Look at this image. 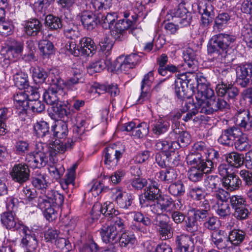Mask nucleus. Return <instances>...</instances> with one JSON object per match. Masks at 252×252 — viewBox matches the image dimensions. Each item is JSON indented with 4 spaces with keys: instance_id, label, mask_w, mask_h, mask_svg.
Instances as JSON below:
<instances>
[{
    "instance_id": "e433bc0d",
    "label": "nucleus",
    "mask_w": 252,
    "mask_h": 252,
    "mask_svg": "<svg viewBox=\"0 0 252 252\" xmlns=\"http://www.w3.org/2000/svg\"><path fill=\"white\" fill-rule=\"evenodd\" d=\"M157 177L161 181L169 184L177 178V174L174 169L168 168L158 173Z\"/></svg>"
},
{
    "instance_id": "603ef678",
    "label": "nucleus",
    "mask_w": 252,
    "mask_h": 252,
    "mask_svg": "<svg viewBox=\"0 0 252 252\" xmlns=\"http://www.w3.org/2000/svg\"><path fill=\"white\" fill-rule=\"evenodd\" d=\"M34 130L36 135L39 137H43L49 132L48 124L43 121L37 122L34 125Z\"/></svg>"
},
{
    "instance_id": "a19ab883",
    "label": "nucleus",
    "mask_w": 252,
    "mask_h": 252,
    "mask_svg": "<svg viewBox=\"0 0 252 252\" xmlns=\"http://www.w3.org/2000/svg\"><path fill=\"white\" fill-rule=\"evenodd\" d=\"M53 135L59 139L65 138L68 132L67 124L63 121H58L52 126Z\"/></svg>"
},
{
    "instance_id": "58836bf2",
    "label": "nucleus",
    "mask_w": 252,
    "mask_h": 252,
    "mask_svg": "<svg viewBox=\"0 0 252 252\" xmlns=\"http://www.w3.org/2000/svg\"><path fill=\"white\" fill-rule=\"evenodd\" d=\"M79 45L82 50V55L89 56L96 49L94 42L91 38L83 37L80 40Z\"/></svg>"
},
{
    "instance_id": "8fccbe9b",
    "label": "nucleus",
    "mask_w": 252,
    "mask_h": 252,
    "mask_svg": "<svg viewBox=\"0 0 252 252\" xmlns=\"http://www.w3.org/2000/svg\"><path fill=\"white\" fill-rule=\"evenodd\" d=\"M194 72L195 71H192V70H191L188 72L184 74L186 77V83L187 84V87L188 89V90L189 89L192 92H194L196 89L200 91V88H199L197 81V75L194 74Z\"/></svg>"
},
{
    "instance_id": "39448f33",
    "label": "nucleus",
    "mask_w": 252,
    "mask_h": 252,
    "mask_svg": "<svg viewBox=\"0 0 252 252\" xmlns=\"http://www.w3.org/2000/svg\"><path fill=\"white\" fill-rule=\"evenodd\" d=\"M172 140H174V138H170L169 136L164 139L158 140L156 143L155 148L157 150L162 152L168 161L175 164L177 162L176 159L178 154L175 150L179 149V146L178 144Z\"/></svg>"
},
{
    "instance_id": "49530a36",
    "label": "nucleus",
    "mask_w": 252,
    "mask_h": 252,
    "mask_svg": "<svg viewBox=\"0 0 252 252\" xmlns=\"http://www.w3.org/2000/svg\"><path fill=\"white\" fill-rule=\"evenodd\" d=\"M210 105L211 106V110L213 113L218 111H222L228 109L229 105L223 99L220 98H209Z\"/></svg>"
},
{
    "instance_id": "1a4fd4ad",
    "label": "nucleus",
    "mask_w": 252,
    "mask_h": 252,
    "mask_svg": "<svg viewBox=\"0 0 252 252\" xmlns=\"http://www.w3.org/2000/svg\"><path fill=\"white\" fill-rule=\"evenodd\" d=\"M252 73V63H247L238 66L236 68L237 84L242 88L247 87L250 83Z\"/></svg>"
},
{
    "instance_id": "dca6fc26",
    "label": "nucleus",
    "mask_w": 252,
    "mask_h": 252,
    "mask_svg": "<svg viewBox=\"0 0 252 252\" xmlns=\"http://www.w3.org/2000/svg\"><path fill=\"white\" fill-rule=\"evenodd\" d=\"M153 76L154 73L152 71H149L144 76L141 83V95L137 100L139 103H142L144 100L149 98L150 85L154 80Z\"/></svg>"
},
{
    "instance_id": "bb28decb",
    "label": "nucleus",
    "mask_w": 252,
    "mask_h": 252,
    "mask_svg": "<svg viewBox=\"0 0 252 252\" xmlns=\"http://www.w3.org/2000/svg\"><path fill=\"white\" fill-rule=\"evenodd\" d=\"M143 195L147 200H157L161 195V191L158 188V183L156 181L152 182L151 185L144 189Z\"/></svg>"
},
{
    "instance_id": "6ab92c4d",
    "label": "nucleus",
    "mask_w": 252,
    "mask_h": 252,
    "mask_svg": "<svg viewBox=\"0 0 252 252\" xmlns=\"http://www.w3.org/2000/svg\"><path fill=\"white\" fill-rule=\"evenodd\" d=\"M222 184L226 189L230 191L238 190L242 186V180L234 172L224 178Z\"/></svg>"
},
{
    "instance_id": "5701e85b",
    "label": "nucleus",
    "mask_w": 252,
    "mask_h": 252,
    "mask_svg": "<svg viewBox=\"0 0 252 252\" xmlns=\"http://www.w3.org/2000/svg\"><path fill=\"white\" fill-rule=\"evenodd\" d=\"M168 136L170 138L174 137L175 139H177L175 142L178 144L179 148L187 146L190 142V134L188 132L181 130L179 128L174 129L169 133Z\"/></svg>"
},
{
    "instance_id": "f8f14e48",
    "label": "nucleus",
    "mask_w": 252,
    "mask_h": 252,
    "mask_svg": "<svg viewBox=\"0 0 252 252\" xmlns=\"http://www.w3.org/2000/svg\"><path fill=\"white\" fill-rule=\"evenodd\" d=\"M176 252H193L194 245L192 238L188 235L181 234L176 237Z\"/></svg>"
},
{
    "instance_id": "c756f323",
    "label": "nucleus",
    "mask_w": 252,
    "mask_h": 252,
    "mask_svg": "<svg viewBox=\"0 0 252 252\" xmlns=\"http://www.w3.org/2000/svg\"><path fill=\"white\" fill-rule=\"evenodd\" d=\"M42 25L40 21L36 19H32L26 22L25 32L28 35L36 36L41 31Z\"/></svg>"
},
{
    "instance_id": "3c124183",
    "label": "nucleus",
    "mask_w": 252,
    "mask_h": 252,
    "mask_svg": "<svg viewBox=\"0 0 252 252\" xmlns=\"http://www.w3.org/2000/svg\"><path fill=\"white\" fill-rule=\"evenodd\" d=\"M45 25L47 28L52 30H57L63 26L61 19L51 14L48 15L46 17Z\"/></svg>"
},
{
    "instance_id": "2f4dec72",
    "label": "nucleus",
    "mask_w": 252,
    "mask_h": 252,
    "mask_svg": "<svg viewBox=\"0 0 252 252\" xmlns=\"http://www.w3.org/2000/svg\"><path fill=\"white\" fill-rule=\"evenodd\" d=\"M84 82V78L80 71L75 70L73 72V75L65 81H64L63 85L68 89L73 90L76 89V86L79 84H83Z\"/></svg>"
},
{
    "instance_id": "423d86ee",
    "label": "nucleus",
    "mask_w": 252,
    "mask_h": 252,
    "mask_svg": "<svg viewBox=\"0 0 252 252\" xmlns=\"http://www.w3.org/2000/svg\"><path fill=\"white\" fill-rule=\"evenodd\" d=\"M112 144L106 147L103 150L104 162L110 166H116L120 159L125 152L124 146Z\"/></svg>"
},
{
    "instance_id": "37998d69",
    "label": "nucleus",
    "mask_w": 252,
    "mask_h": 252,
    "mask_svg": "<svg viewBox=\"0 0 252 252\" xmlns=\"http://www.w3.org/2000/svg\"><path fill=\"white\" fill-rule=\"evenodd\" d=\"M23 51V43L16 42L14 44L8 47L6 54L9 60L17 59L22 55Z\"/></svg>"
},
{
    "instance_id": "bf43d9fd",
    "label": "nucleus",
    "mask_w": 252,
    "mask_h": 252,
    "mask_svg": "<svg viewBox=\"0 0 252 252\" xmlns=\"http://www.w3.org/2000/svg\"><path fill=\"white\" fill-rule=\"evenodd\" d=\"M186 230L191 233H194L198 230V224L197 219L193 216H188L185 220Z\"/></svg>"
},
{
    "instance_id": "c85d7f7f",
    "label": "nucleus",
    "mask_w": 252,
    "mask_h": 252,
    "mask_svg": "<svg viewBox=\"0 0 252 252\" xmlns=\"http://www.w3.org/2000/svg\"><path fill=\"white\" fill-rule=\"evenodd\" d=\"M70 106L71 104H69L68 101L65 103L60 101L53 106L52 108L55 115L57 116L58 118L62 119L67 117L70 114Z\"/></svg>"
},
{
    "instance_id": "774afa93",
    "label": "nucleus",
    "mask_w": 252,
    "mask_h": 252,
    "mask_svg": "<svg viewBox=\"0 0 252 252\" xmlns=\"http://www.w3.org/2000/svg\"><path fill=\"white\" fill-rule=\"evenodd\" d=\"M157 200L160 204L164 212H170L171 207L173 206L172 199L168 196L161 194Z\"/></svg>"
},
{
    "instance_id": "e2e57ef3",
    "label": "nucleus",
    "mask_w": 252,
    "mask_h": 252,
    "mask_svg": "<svg viewBox=\"0 0 252 252\" xmlns=\"http://www.w3.org/2000/svg\"><path fill=\"white\" fill-rule=\"evenodd\" d=\"M28 109L33 113H41L45 111V105L41 100H31L29 101Z\"/></svg>"
},
{
    "instance_id": "4468645a",
    "label": "nucleus",
    "mask_w": 252,
    "mask_h": 252,
    "mask_svg": "<svg viewBox=\"0 0 252 252\" xmlns=\"http://www.w3.org/2000/svg\"><path fill=\"white\" fill-rule=\"evenodd\" d=\"M102 240L105 243L114 244L119 241V234L116 228L111 225H104L100 229Z\"/></svg>"
},
{
    "instance_id": "680f3d73",
    "label": "nucleus",
    "mask_w": 252,
    "mask_h": 252,
    "mask_svg": "<svg viewBox=\"0 0 252 252\" xmlns=\"http://www.w3.org/2000/svg\"><path fill=\"white\" fill-rule=\"evenodd\" d=\"M48 73L42 68L34 67L32 69V77L35 81L43 83L48 77Z\"/></svg>"
},
{
    "instance_id": "0eeeda50",
    "label": "nucleus",
    "mask_w": 252,
    "mask_h": 252,
    "mask_svg": "<svg viewBox=\"0 0 252 252\" xmlns=\"http://www.w3.org/2000/svg\"><path fill=\"white\" fill-rule=\"evenodd\" d=\"M155 225L162 240H165L172 237L173 229L167 221L166 215H157L155 219Z\"/></svg>"
},
{
    "instance_id": "de8ad7c7",
    "label": "nucleus",
    "mask_w": 252,
    "mask_h": 252,
    "mask_svg": "<svg viewBox=\"0 0 252 252\" xmlns=\"http://www.w3.org/2000/svg\"><path fill=\"white\" fill-rule=\"evenodd\" d=\"M196 106L194 103L191 101L188 102H186L181 109L182 112L184 113L187 112L185 116H184L183 120L185 122L191 120L193 117L196 114L198 113V111L196 108Z\"/></svg>"
},
{
    "instance_id": "c03bdc74",
    "label": "nucleus",
    "mask_w": 252,
    "mask_h": 252,
    "mask_svg": "<svg viewBox=\"0 0 252 252\" xmlns=\"http://www.w3.org/2000/svg\"><path fill=\"white\" fill-rule=\"evenodd\" d=\"M46 177L45 175L42 174L38 172H35L32 177V185L36 189L43 190L46 189L48 186Z\"/></svg>"
},
{
    "instance_id": "f03ea898",
    "label": "nucleus",
    "mask_w": 252,
    "mask_h": 252,
    "mask_svg": "<svg viewBox=\"0 0 252 252\" xmlns=\"http://www.w3.org/2000/svg\"><path fill=\"white\" fill-rule=\"evenodd\" d=\"M63 195L55 190H48L45 194L39 196L38 206L42 210L46 220L53 221L57 217L55 210L56 206H61L63 203Z\"/></svg>"
},
{
    "instance_id": "052dcab7",
    "label": "nucleus",
    "mask_w": 252,
    "mask_h": 252,
    "mask_svg": "<svg viewBox=\"0 0 252 252\" xmlns=\"http://www.w3.org/2000/svg\"><path fill=\"white\" fill-rule=\"evenodd\" d=\"M14 26L12 21L4 20L0 22V34L2 36H7L13 32Z\"/></svg>"
},
{
    "instance_id": "412c9836",
    "label": "nucleus",
    "mask_w": 252,
    "mask_h": 252,
    "mask_svg": "<svg viewBox=\"0 0 252 252\" xmlns=\"http://www.w3.org/2000/svg\"><path fill=\"white\" fill-rule=\"evenodd\" d=\"M186 77L183 74H180L175 80L174 89L176 96L178 98L182 99L188 97L187 84L186 83Z\"/></svg>"
},
{
    "instance_id": "6e6552de",
    "label": "nucleus",
    "mask_w": 252,
    "mask_h": 252,
    "mask_svg": "<svg viewBox=\"0 0 252 252\" xmlns=\"http://www.w3.org/2000/svg\"><path fill=\"white\" fill-rule=\"evenodd\" d=\"M26 164L18 163L14 165L10 174L12 180L22 184L29 180L30 170Z\"/></svg>"
},
{
    "instance_id": "393cba45",
    "label": "nucleus",
    "mask_w": 252,
    "mask_h": 252,
    "mask_svg": "<svg viewBox=\"0 0 252 252\" xmlns=\"http://www.w3.org/2000/svg\"><path fill=\"white\" fill-rule=\"evenodd\" d=\"M246 238L247 234L245 231L240 229H233L228 234V245L231 244L235 246H240Z\"/></svg>"
},
{
    "instance_id": "9b49d317",
    "label": "nucleus",
    "mask_w": 252,
    "mask_h": 252,
    "mask_svg": "<svg viewBox=\"0 0 252 252\" xmlns=\"http://www.w3.org/2000/svg\"><path fill=\"white\" fill-rule=\"evenodd\" d=\"M214 162H208L204 167H191L188 171V177L189 180L193 182H197L201 181L204 174H208L212 172L214 169Z\"/></svg>"
},
{
    "instance_id": "13d9d810",
    "label": "nucleus",
    "mask_w": 252,
    "mask_h": 252,
    "mask_svg": "<svg viewBox=\"0 0 252 252\" xmlns=\"http://www.w3.org/2000/svg\"><path fill=\"white\" fill-rule=\"evenodd\" d=\"M48 82H51V86H56L59 89H63L62 85L64 81L62 79L58 74V71L56 70H52L48 74Z\"/></svg>"
},
{
    "instance_id": "a878e982",
    "label": "nucleus",
    "mask_w": 252,
    "mask_h": 252,
    "mask_svg": "<svg viewBox=\"0 0 252 252\" xmlns=\"http://www.w3.org/2000/svg\"><path fill=\"white\" fill-rule=\"evenodd\" d=\"M113 192L116 193L115 200L120 208L127 209L131 206L132 199L130 195L117 189H114Z\"/></svg>"
},
{
    "instance_id": "f3484780",
    "label": "nucleus",
    "mask_w": 252,
    "mask_h": 252,
    "mask_svg": "<svg viewBox=\"0 0 252 252\" xmlns=\"http://www.w3.org/2000/svg\"><path fill=\"white\" fill-rule=\"evenodd\" d=\"M210 240L212 245L219 250H222L229 248L227 238L223 235V231L220 229L211 233Z\"/></svg>"
},
{
    "instance_id": "864d4df0",
    "label": "nucleus",
    "mask_w": 252,
    "mask_h": 252,
    "mask_svg": "<svg viewBox=\"0 0 252 252\" xmlns=\"http://www.w3.org/2000/svg\"><path fill=\"white\" fill-rule=\"evenodd\" d=\"M217 214L220 219H228L231 215V209L228 203L218 202Z\"/></svg>"
},
{
    "instance_id": "aec40b11",
    "label": "nucleus",
    "mask_w": 252,
    "mask_h": 252,
    "mask_svg": "<svg viewBox=\"0 0 252 252\" xmlns=\"http://www.w3.org/2000/svg\"><path fill=\"white\" fill-rule=\"evenodd\" d=\"M217 93L219 95L223 96L227 95L230 99L235 98L238 94L239 91L238 88L231 84L227 85L222 82L221 84H218L217 86Z\"/></svg>"
},
{
    "instance_id": "ddd939ff",
    "label": "nucleus",
    "mask_w": 252,
    "mask_h": 252,
    "mask_svg": "<svg viewBox=\"0 0 252 252\" xmlns=\"http://www.w3.org/2000/svg\"><path fill=\"white\" fill-rule=\"evenodd\" d=\"M93 213L99 215L102 214L105 217L107 218V220H110L113 217L119 215L118 210L115 208L114 205L112 202H106L102 206L99 204L94 205L92 208Z\"/></svg>"
},
{
    "instance_id": "338daca9",
    "label": "nucleus",
    "mask_w": 252,
    "mask_h": 252,
    "mask_svg": "<svg viewBox=\"0 0 252 252\" xmlns=\"http://www.w3.org/2000/svg\"><path fill=\"white\" fill-rule=\"evenodd\" d=\"M100 50L104 55H109L112 48L113 43L112 41L107 37L102 39L99 43Z\"/></svg>"
},
{
    "instance_id": "6e6d98bb",
    "label": "nucleus",
    "mask_w": 252,
    "mask_h": 252,
    "mask_svg": "<svg viewBox=\"0 0 252 252\" xmlns=\"http://www.w3.org/2000/svg\"><path fill=\"white\" fill-rule=\"evenodd\" d=\"M136 241L135 237L133 234L125 231L120 236L119 234V241L120 245L123 247H126L129 245H133Z\"/></svg>"
},
{
    "instance_id": "c9c22d12",
    "label": "nucleus",
    "mask_w": 252,
    "mask_h": 252,
    "mask_svg": "<svg viewBox=\"0 0 252 252\" xmlns=\"http://www.w3.org/2000/svg\"><path fill=\"white\" fill-rule=\"evenodd\" d=\"M226 160L229 165L236 168H240L244 162L243 155L235 152L227 154Z\"/></svg>"
},
{
    "instance_id": "b1692460",
    "label": "nucleus",
    "mask_w": 252,
    "mask_h": 252,
    "mask_svg": "<svg viewBox=\"0 0 252 252\" xmlns=\"http://www.w3.org/2000/svg\"><path fill=\"white\" fill-rule=\"evenodd\" d=\"M62 92V89H59L56 86H51L43 94V97L44 101L49 105L54 106L60 101L58 94Z\"/></svg>"
},
{
    "instance_id": "69168bd1",
    "label": "nucleus",
    "mask_w": 252,
    "mask_h": 252,
    "mask_svg": "<svg viewBox=\"0 0 252 252\" xmlns=\"http://www.w3.org/2000/svg\"><path fill=\"white\" fill-rule=\"evenodd\" d=\"M230 16L227 13L219 14L215 18L214 28H217L218 30L222 29L223 25L226 24L230 20Z\"/></svg>"
},
{
    "instance_id": "9d476101",
    "label": "nucleus",
    "mask_w": 252,
    "mask_h": 252,
    "mask_svg": "<svg viewBox=\"0 0 252 252\" xmlns=\"http://www.w3.org/2000/svg\"><path fill=\"white\" fill-rule=\"evenodd\" d=\"M242 133L239 127L234 126L229 127L222 131L218 140L221 144L232 146L237 138L241 136Z\"/></svg>"
},
{
    "instance_id": "4c0bfd02",
    "label": "nucleus",
    "mask_w": 252,
    "mask_h": 252,
    "mask_svg": "<svg viewBox=\"0 0 252 252\" xmlns=\"http://www.w3.org/2000/svg\"><path fill=\"white\" fill-rule=\"evenodd\" d=\"M221 179L217 175H208L205 179L204 186L207 190L213 192L220 187Z\"/></svg>"
},
{
    "instance_id": "4be33fe9",
    "label": "nucleus",
    "mask_w": 252,
    "mask_h": 252,
    "mask_svg": "<svg viewBox=\"0 0 252 252\" xmlns=\"http://www.w3.org/2000/svg\"><path fill=\"white\" fill-rule=\"evenodd\" d=\"M188 164L192 167H204L208 162H213L210 159H204L202 153L198 152H193L189 153L186 158Z\"/></svg>"
},
{
    "instance_id": "79ce46f5",
    "label": "nucleus",
    "mask_w": 252,
    "mask_h": 252,
    "mask_svg": "<svg viewBox=\"0 0 252 252\" xmlns=\"http://www.w3.org/2000/svg\"><path fill=\"white\" fill-rule=\"evenodd\" d=\"M29 94L25 92L19 91L13 95V99L15 105L19 108H22V110H27L29 104Z\"/></svg>"
},
{
    "instance_id": "473e14b6",
    "label": "nucleus",
    "mask_w": 252,
    "mask_h": 252,
    "mask_svg": "<svg viewBox=\"0 0 252 252\" xmlns=\"http://www.w3.org/2000/svg\"><path fill=\"white\" fill-rule=\"evenodd\" d=\"M95 15L89 11H84L81 13V21L84 27L88 30H92L97 24Z\"/></svg>"
},
{
    "instance_id": "4d7b16f0",
    "label": "nucleus",
    "mask_w": 252,
    "mask_h": 252,
    "mask_svg": "<svg viewBox=\"0 0 252 252\" xmlns=\"http://www.w3.org/2000/svg\"><path fill=\"white\" fill-rule=\"evenodd\" d=\"M38 47L43 56L52 54L54 51V45L49 40H42L39 42Z\"/></svg>"
},
{
    "instance_id": "a211bd4d",
    "label": "nucleus",
    "mask_w": 252,
    "mask_h": 252,
    "mask_svg": "<svg viewBox=\"0 0 252 252\" xmlns=\"http://www.w3.org/2000/svg\"><path fill=\"white\" fill-rule=\"evenodd\" d=\"M236 122L241 128L248 131L252 127V117L250 112L248 110L240 109L235 114Z\"/></svg>"
},
{
    "instance_id": "0e129e2a",
    "label": "nucleus",
    "mask_w": 252,
    "mask_h": 252,
    "mask_svg": "<svg viewBox=\"0 0 252 252\" xmlns=\"http://www.w3.org/2000/svg\"><path fill=\"white\" fill-rule=\"evenodd\" d=\"M247 140L246 137L242 135V134L239 137L237 138L233 144L236 149L239 151H246L248 150L250 148V145Z\"/></svg>"
},
{
    "instance_id": "72a5a7b5",
    "label": "nucleus",
    "mask_w": 252,
    "mask_h": 252,
    "mask_svg": "<svg viewBox=\"0 0 252 252\" xmlns=\"http://www.w3.org/2000/svg\"><path fill=\"white\" fill-rule=\"evenodd\" d=\"M214 37L222 51L227 49L236 40L235 37L233 35L225 33H220Z\"/></svg>"
},
{
    "instance_id": "2eb2a0df",
    "label": "nucleus",
    "mask_w": 252,
    "mask_h": 252,
    "mask_svg": "<svg viewBox=\"0 0 252 252\" xmlns=\"http://www.w3.org/2000/svg\"><path fill=\"white\" fill-rule=\"evenodd\" d=\"M173 17L179 18V23L181 27L189 25L191 20V14L185 6L184 3L179 4L177 8L175 9L173 13Z\"/></svg>"
},
{
    "instance_id": "20e7f679",
    "label": "nucleus",
    "mask_w": 252,
    "mask_h": 252,
    "mask_svg": "<svg viewBox=\"0 0 252 252\" xmlns=\"http://www.w3.org/2000/svg\"><path fill=\"white\" fill-rule=\"evenodd\" d=\"M47 145L43 143H38L35 150L26 156V161L28 165L33 168H41L48 162Z\"/></svg>"
},
{
    "instance_id": "f704fd0d",
    "label": "nucleus",
    "mask_w": 252,
    "mask_h": 252,
    "mask_svg": "<svg viewBox=\"0 0 252 252\" xmlns=\"http://www.w3.org/2000/svg\"><path fill=\"white\" fill-rule=\"evenodd\" d=\"M72 143H73L72 140L71 141L67 140V142L63 143L60 139H56L51 147V155L53 156L58 153H64L65 151L72 148Z\"/></svg>"
},
{
    "instance_id": "7ed1b4c3",
    "label": "nucleus",
    "mask_w": 252,
    "mask_h": 252,
    "mask_svg": "<svg viewBox=\"0 0 252 252\" xmlns=\"http://www.w3.org/2000/svg\"><path fill=\"white\" fill-rule=\"evenodd\" d=\"M124 17L125 19L117 21L111 30L112 36L117 41H123L127 38V32L130 33L138 18L135 14L130 16L127 11L124 12Z\"/></svg>"
},
{
    "instance_id": "f257e3e1",
    "label": "nucleus",
    "mask_w": 252,
    "mask_h": 252,
    "mask_svg": "<svg viewBox=\"0 0 252 252\" xmlns=\"http://www.w3.org/2000/svg\"><path fill=\"white\" fill-rule=\"evenodd\" d=\"M15 216L12 211L4 212L1 215L2 224L6 229H13L18 232L22 237L21 244L34 248L36 246L34 234L27 226L19 222Z\"/></svg>"
},
{
    "instance_id": "7c9ffc66",
    "label": "nucleus",
    "mask_w": 252,
    "mask_h": 252,
    "mask_svg": "<svg viewBox=\"0 0 252 252\" xmlns=\"http://www.w3.org/2000/svg\"><path fill=\"white\" fill-rule=\"evenodd\" d=\"M99 23L105 29H111L114 22L118 18L115 12L106 13L103 15L98 14L97 16Z\"/></svg>"
},
{
    "instance_id": "a18cd8bd",
    "label": "nucleus",
    "mask_w": 252,
    "mask_h": 252,
    "mask_svg": "<svg viewBox=\"0 0 252 252\" xmlns=\"http://www.w3.org/2000/svg\"><path fill=\"white\" fill-rule=\"evenodd\" d=\"M15 85L20 90L28 89L29 87L28 76L25 73L19 71L13 75Z\"/></svg>"
},
{
    "instance_id": "cd10ccee",
    "label": "nucleus",
    "mask_w": 252,
    "mask_h": 252,
    "mask_svg": "<svg viewBox=\"0 0 252 252\" xmlns=\"http://www.w3.org/2000/svg\"><path fill=\"white\" fill-rule=\"evenodd\" d=\"M183 58L185 61L184 66L195 71L197 70L198 62L195 59V55L194 51L190 49H187L183 54Z\"/></svg>"
},
{
    "instance_id": "09e8293b",
    "label": "nucleus",
    "mask_w": 252,
    "mask_h": 252,
    "mask_svg": "<svg viewBox=\"0 0 252 252\" xmlns=\"http://www.w3.org/2000/svg\"><path fill=\"white\" fill-rule=\"evenodd\" d=\"M169 123L162 118L155 121L152 125V130L155 134L159 135L165 132L169 127Z\"/></svg>"
},
{
    "instance_id": "ea45409f",
    "label": "nucleus",
    "mask_w": 252,
    "mask_h": 252,
    "mask_svg": "<svg viewBox=\"0 0 252 252\" xmlns=\"http://www.w3.org/2000/svg\"><path fill=\"white\" fill-rule=\"evenodd\" d=\"M204 97L206 99L198 98L197 96H196L197 102L195 106L198 112L207 115L213 114L212 110H211V106L210 105L209 96H204Z\"/></svg>"
},
{
    "instance_id": "5fc2aeb1",
    "label": "nucleus",
    "mask_w": 252,
    "mask_h": 252,
    "mask_svg": "<svg viewBox=\"0 0 252 252\" xmlns=\"http://www.w3.org/2000/svg\"><path fill=\"white\" fill-rule=\"evenodd\" d=\"M168 191L172 195L182 196L185 192V188L181 181H178L169 186Z\"/></svg>"
}]
</instances>
